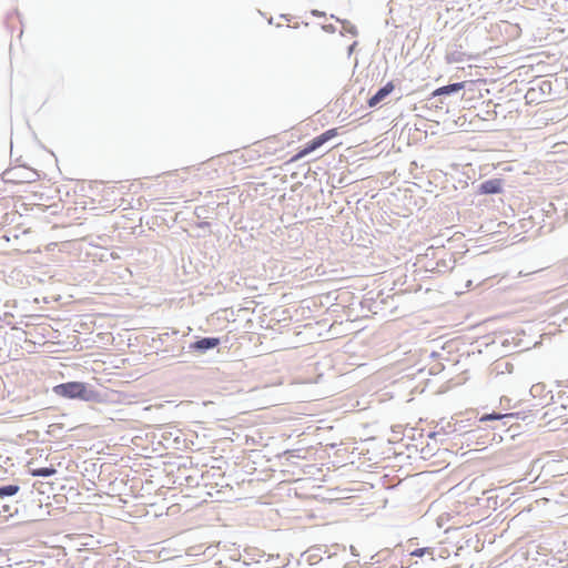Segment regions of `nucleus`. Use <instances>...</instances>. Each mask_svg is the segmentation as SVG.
Returning a JSON list of instances; mask_svg holds the SVG:
<instances>
[{
	"mask_svg": "<svg viewBox=\"0 0 568 568\" xmlns=\"http://www.w3.org/2000/svg\"><path fill=\"white\" fill-rule=\"evenodd\" d=\"M54 394L61 397L74 399L90 400L94 397L92 390H88L87 385L82 382H68L55 385L53 387Z\"/></svg>",
	"mask_w": 568,
	"mask_h": 568,
	"instance_id": "f257e3e1",
	"label": "nucleus"
},
{
	"mask_svg": "<svg viewBox=\"0 0 568 568\" xmlns=\"http://www.w3.org/2000/svg\"><path fill=\"white\" fill-rule=\"evenodd\" d=\"M338 135V129L337 128H333V129H329L327 131H325L324 133H322L321 135L314 138L312 141H310L295 156L293 160H300L304 156H306L307 154H310L311 152L315 151L316 149L321 148L324 143H326L327 141H329L331 139L335 138Z\"/></svg>",
	"mask_w": 568,
	"mask_h": 568,
	"instance_id": "f03ea898",
	"label": "nucleus"
},
{
	"mask_svg": "<svg viewBox=\"0 0 568 568\" xmlns=\"http://www.w3.org/2000/svg\"><path fill=\"white\" fill-rule=\"evenodd\" d=\"M395 85L393 82H387L383 88H381L369 100L368 106L374 108L379 102H382L389 93L393 92Z\"/></svg>",
	"mask_w": 568,
	"mask_h": 568,
	"instance_id": "7ed1b4c3",
	"label": "nucleus"
},
{
	"mask_svg": "<svg viewBox=\"0 0 568 568\" xmlns=\"http://www.w3.org/2000/svg\"><path fill=\"white\" fill-rule=\"evenodd\" d=\"M479 192L481 194H496L501 192V181L498 179H493L485 181L479 186Z\"/></svg>",
	"mask_w": 568,
	"mask_h": 568,
	"instance_id": "20e7f679",
	"label": "nucleus"
},
{
	"mask_svg": "<svg viewBox=\"0 0 568 568\" xmlns=\"http://www.w3.org/2000/svg\"><path fill=\"white\" fill-rule=\"evenodd\" d=\"M220 344V339L216 337H204L191 345L192 349L204 352L210 348H214Z\"/></svg>",
	"mask_w": 568,
	"mask_h": 568,
	"instance_id": "39448f33",
	"label": "nucleus"
},
{
	"mask_svg": "<svg viewBox=\"0 0 568 568\" xmlns=\"http://www.w3.org/2000/svg\"><path fill=\"white\" fill-rule=\"evenodd\" d=\"M467 83L468 82L464 81V82H458V83H453V84L440 87L433 92V95L439 97V95L457 92L462 89H465Z\"/></svg>",
	"mask_w": 568,
	"mask_h": 568,
	"instance_id": "423d86ee",
	"label": "nucleus"
},
{
	"mask_svg": "<svg viewBox=\"0 0 568 568\" xmlns=\"http://www.w3.org/2000/svg\"><path fill=\"white\" fill-rule=\"evenodd\" d=\"M57 473L54 467L36 468L30 471L33 477H49Z\"/></svg>",
	"mask_w": 568,
	"mask_h": 568,
	"instance_id": "0eeeda50",
	"label": "nucleus"
},
{
	"mask_svg": "<svg viewBox=\"0 0 568 568\" xmlns=\"http://www.w3.org/2000/svg\"><path fill=\"white\" fill-rule=\"evenodd\" d=\"M20 490V487L18 485H8L0 487V498L7 497V496H13Z\"/></svg>",
	"mask_w": 568,
	"mask_h": 568,
	"instance_id": "6e6552de",
	"label": "nucleus"
},
{
	"mask_svg": "<svg viewBox=\"0 0 568 568\" xmlns=\"http://www.w3.org/2000/svg\"><path fill=\"white\" fill-rule=\"evenodd\" d=\"M504 417H513V414H486L480 417V422L497 420Z\"/></svg>",
	"mask_w": 568,
	"mask_h": 568,
	"instance_id": "1a4fd4ad",
	"label": "nucleus"
},
{
	"mask_svg": "<svg viewBox=\"0 0 568 568\" xmlns=\"http://www.w3.org/2000/svg\"><path fill=\"white\" fill-rule=\"evenodd\" d=\"M426 554L432 555L433 554L432 549L430 548H417L410 552V555L414 557H422Z\"/></svg>",
	"mask_w": 568,
	"mask_h": 568,
	"instance_id": "9d476101",
	"label": "nucleus"
}]
</instances>
